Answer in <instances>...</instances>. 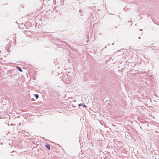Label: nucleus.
<instances>
[{
  "label": "nucleus",
  "mask_w": 159,
  "mask_h": 159,
  "mask_svg": "<svg viewBox=\"0 0 159 159\" xmlns=\"http://www.w3.org/2000/svg\"><path fill=\"white\" fill-rule=\"evenodd\" d=\"M46 147L48 149H49L50 148V145L49 144H47L46 145Z\"/></svg>",
  "instance_id": "nucleus-1"
},
{
  "label": "nucleus",
  "mask_w": 159,
  "mask_h": 159,
  "mask_svg": "<svg viewBox=\"0 0 159 159\" xmlns=\"http://www.w3.org/2000/svg\"><path fill=\"white\" fill-rule=\"evenodd\" d=\"M34 96L35 97L36 99H37L39 98V95L37 94H35L34 95Z\"/></svg>",
  "instance_id": "nucleus-2"
},
{
  "label": "nucleus",
  "mask_w": 159,
  "mask_h": 159,
  "mask_svg": "<svg viewBox=\"0 0 159 159\" xmlns=\"http://www.w3.org/2000/svg\"><path fill=\"white\" fill-rule=\"evenodd\" d=\"M16 68L17 69V70H21V68H20V67H19L18 66H17Z\"/></svg>",
  "instance_id": "nucleus-3"
},
{
  "label": "nucleus",
  "mask_w": 159,
  "mask_h": 159,
  "mask_svg": "<svg viewBox=\"0 0 159 159\" xmlns=\"http://www.w3.org/2000/svg\"><path fill=\"white\" fill-rule=\"evenodd\" d=\"M83 106V105L82 104H79V105H78V106H79V107H80L81 106Z\"/></svg>",
  "instance_id": "nucleus-4"
},
{
  "label": "nucleus",
  "mask_w": 159,
  "mask_h": 159,
  "mask_svg": "<svg viewBox=\"0 0 159 159\" xmlns=\"http://www.w3.org/2000/svg\"><path fill=\"white\" fill-rule=\"evenodd\" d=\"M83 107H86V106L85 105H83Z\"/></svg>",
  "instance_id": "nucleus-5"
},
{
  "label": "nucleus",
  "mask_w": 159,
  "mask_h": 159,
  "mask_svg": "<svg viewBox=\"0 0 159 159\" xmlns=\"http://www.w3.org/2000/svg\"><path fill=\"white\" fill-rule=\"evenodd\" d=\"M19 71H20V72H22V70H19Z\"/></svg>",
  "instance_id": "nucleus-6"
}]
</instances>
